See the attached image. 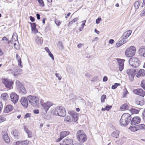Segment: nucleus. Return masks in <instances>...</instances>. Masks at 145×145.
Masks as SVG:
<instances>
[{"label":"nucleus","instance_id":"1","mask_svg":"<svg viewBox=\"0 0 145 145\" xmlns=\"http://www.w3.org/2000/svg\"><path fill=\"white\" fill-rule=\"evenodd\" d=\"M69 115L65 117L64 121L69 123L72 121L76 122L78 120V114L73 111H69L68 112Z\"/></svg>","mask_w":145,"mask_h":145},{"label":"nucleus","instance_id":"2","mask_svg":"<svg viewBox=\"0 0 145 145\" xmlns=\"http://www.w3.org/2000/svg\"><path fill=\"white\" fill-rule=\"evenodd\" d=\"M52 114L55 115L64 117L66 114L65 109L62 106H59L56 107L51 111Z\"/></svg>","mask_w":145,"mask_h":145},{"label":"nucleus","instance_id":"3","mask_svg":"<svg viewBox=\"0 0 145 145\" xmlns=\"http://www.w3.org/2000/svg\"><path fill=\"white\" fill-rule=\"evenodd\" d=\"M29 103L35 108H38L39 106V99L38 97L35 96L29 95L27 97Z\"/></svg>","mask_w":145,"mask_h":145},{"label":"nucleus","instance_id":"4","mask_svg":"<svg viewBox=\"0 0 145 145\" xmlns=\"http://www.w3.org/2000/svg\"><path fill=\"white\" fill-rule=\"evenodd\" d=\"M131 118L129 114L127 113L123 114L120 120V124L122 125H127L130 122Z\"/></svg>","mask_w":145,"mask_h":145},{"label":"nucleus","instance_id":"5","mask_svg":"<svg viewBox=\"0 0 145 145\" xmlns=\"http://www.w3.org/2000/svg\"><path fill=\"white\" fill-rule=\"evenodd\" d=\"M76 135L77 140L80 142L84 143L87 140V137L83 130L78 131Z\"/></svg>","mask_w":145,"mask_h":145},{"label":"nucleus","instance_id":"6","mask_svg":"<svg viewBox=\"0 0 145 145\" xmlns=\"http://www.w3.org/2000/svg\"><path fill=\"white\" fill-rule=\"evenodd\" d=\"M40 102L42 106L41 108L43 111H45L46 114H47L48 110L53 105V103L48 101L46 102L42 103L41 99L40 100Z\"/></svg>","mask_w":145,"mask_h":145},{"label":"nucleus","instance_id":"7","mask_svg":"<svg viewBox=\"0 0 145 145\" xmlns=\"http://www.w3.org/2000/svg\"><path fill=\"white\" fill-rule=\"evenodd\" d=\"M136 48L133 46H131L129 48H127L125 52V54L127 57H130L134 56L135 54Z\"/></svg>","mask_w":145,"mask_h":145},{"label":"nucleus","instance_id":"8","mask_svg":"<svg viewBox=\"0 0 145 145\" xmlns=\"http://www.w3.org/2000/svg\"><path fill=\"white\" fill-rule=\"evenodd\" d=\"M129 63L133 67H137L140 65V61L137 58L133 57L130 59Z\"/></svg>","mask_w":145,"mask_h":145},{"label":"nucleus","instance_id":"9","mask_svg":"<svg viewBox=\"0 0 145 145\" xmlns=\"http://www.w3.org/2000/svg\"><path fill=\"white\" fill-rule=\"evenodd\" d=\"M8 73L13 75L15 76H17L18 75L21 74L22 73V69L16 67L13 70L10 69L8 71Z\"/></svg>","mask_w":145,"mask_h":145},{"label":"nucleus","instance_id":"10","mask_svg":"<svg viewBox=\"0 0 145 145\" xmlns=\"http://www.w3.org/2000/svg\"><path fill=\"white\" fill-rule=\"evenodd\" d=\"M126 72L129 76V80L131 82L134 80V77L136 74V71L134 69H129L127 70Z\"/></svg>","mask_w":145,"mask_h":145},{"label":"nucleus","instance_id":"11","mask_svg":"<svg viewBox=\"0 0 145 145\" xmlns=\"http://www.w3.org/2000/svg\"><path fill=\"white\" fill-rule=\"evenodd\" d=\"M3 83L6 88L9 89L12 88L13 84V82L11 80L6 79L3 80Z\"/></svg>","mask_w":145,"mask_h":145},{"label":"nucleus","instance_id":"12","mask_svg":"<svg viewBox=\"0 0 145 145\" xmlns=\"http://www.w3.org/2000/svg\"><path fill=\"white\" fill-rule=\"evenodd\" d=\"M11 101L14 104L17 103L19 99V96L14 92H12L10 95Z\"/></svg>","mask_w":145,"mask_h":145},{"label":"nucleus","instance_id":"13","mask_svg":"<svg viewBox=\"0 0 145 145\" xmlns=\"http://www.w3.org/2000/svg\"><path fill=\"white\" fill-rule=\"evenodd\" d=\"M133 93L137 95H140L144 97L145 95V92L143 91L142 89H137L133 90Z\"/></svg>","mask_w":145,"mask_h":145},{"label":"nucleus","instance_id":"14","mask_svg":"<svg viewBox=\"0 0 145 145\" xmlns=\"http://www.w3.org/2000/svg\"><path fill=\"white\" fill-rule=\"evenodd\" d=\"M140 118L139 116L134 117L131 120V123L132 125H135L139 124L140 121Z\"/></svg>","mask_w":145,"mask_h":145},{"label":"nucleus","instance_id":"15","mask_svg":"<svg viewBox=\"0 0 145 145\" xmlns=\"http://www.w3.org/2000/svg\"><path fill=\"white\" fill-rule=\"evenodd\" d=\"M29 141L28 140L17 141L14 142V145H28Z\"/></svg>","mask_w":145,"mask_h":145},{"label":"nucleus","instance_id":"16","mask_svg":"<svg viewBox=\"0 0 145 145\" xmlns=\"http://www.w3.org/2000/svg\"><path fill=\"white\" fill-rule=\"evenodd\" d=\"M20 102L22 105L25 108L28 106V101L26 97H22L20 100Z\"/></svg>","mask_w":145,"mask_h":145},{"label":"nucleus","instance_id":"17","mask_svg":"<svg viewBox=\"0 0 145 145\" xmlns=\"http://www.w3.org/2000/svg\"><path fill=\"white\" fill-rule=\"evenodd\" d=\"M41 34L39 33L38 35H36L35 38V40L36 42L39 44H41L43 42L42 38V37H40L39 35H41Z\"/></svg>","mask_w":145,"mask_h":145},{"label":"nucleus","instance_id":"18","mask_svg":"<svg viewBox=\"0 0 145 145\" xmlns=\"http://www.w3.org/2000/svg\"><path fill=\"white\" fill-rule=\"evenodd\" d=\"M132 33L131 30H128L125 32L123 35L121 37V39H125L129 37Z\"/></svg>","mask_w":145,"mask_h":145},{"label":"nucleus","instance_id":"19","mask_svg":"<svg viewBox=\"0 0 145 145\" xmlns=\"http://www.w3.org/2000/svg\"><path fill=\"white\" fill-rule=\"evenodd\" d=\"M73 141L71 139H65L62 144V145H71Z\"/></svg>","mask_w":145,"mask_h":145},{"label":"nucleus","instance_id":"20","mask_svg":"<svg viewBox=\"0 0 145 145\" xmlns=\"http://www.w3.org/2000/svg\"><path fill=\"white\" fill-rule=\"evenodd\" d=\"M13 109V107L11 105H8L4 109L5 112L8 113L12 111Z\"/></svg>","mask_w":145,"mask_h":145},{"label":"nucleus","instance_id":"21","mask_svg":"<svg viewBox=\"0 0 145 145\" xmlns=\"http://www.w3.org/2000/svg\"><path fill=\"white\" fill-rule=\"evenodd\" d=\"M145 76V71L143 69L140 70L138 72L137 77L139 78L140 76Z\"/></svg>","mask_w":145,"mask_h":145},{"label":"nucleus","instance_id":"22","mask_svg":"<svg viewBox=\"0 0 145 145\" xmlns=\"http://www.w3.org/2000/svg\"><path fill=\"white\" fill-rule=\"evenodd\" d=\"M3 138L4 140L6 143H8L10 142V138L7 133H5L3 135Z\"/></svg>","mask_w":145,"mask_h":145},{"label":"nucleus","instance_id":"23","mask_svg":"<svg viewBox=\"0 0 145 145\" xmlns=\"http://www.w3.org/2000/svg\"><path fill=\"white\" fill-rule=\"evenodd\" d=\"M1 98L5 101L8 100L9 99V96L7 93H3L1 95Z\"/></svg>","mask_w":145,"mask_h":145},{"label":"nucleus","instance_id":"24","mask_svg":"<svg viewBox=\"0 0 145 145\" xmlns=\"http://www.w3.org/2000/svg\"><path fill=\"white\" fill-rule=\"evenodd\" d=\"M16 59L18 61V66L22 68V65H21L22 63L21 58L19 56L18 54H16Z\"/></svg>","mask_w":145,"mask_h":145},{"label":"nucleus","instance_id":"25","mask_svg":"<svg viewBox=\"0 0 145 145\" xmlns=\"http://www.w3.org/2000/svg\"><path fill=\"white\" fill-rule=\"evenodd\" d=\"M18 89L19 92L22 94L25 95L26 93V90L23 86Z\"/></svg>","mask_w":145,"mask_h":145},{"label":"nucleus","instance_id":"26","mask_svg":"<svg viewBox=\"0 0 145 145\" xmlns=\"http://www.w3.org/2000/svg\"><path fill=\"white\" fill-rule=\"evenodd\" d=\"M24 129L25 132L27 134L28 137L29 138H31L32 137V132L31 131L28 130V129L25 127H24Z\"/></svg>","mask_w":145,"mask_h":145},{"label":"nucleus","instance_id":"27","mask_svg":"<svg viewBox=\"0 0 145 145\" xmlns=\"http://www.w3.org/2000/svg\"><path fill=\"white\" fill-rule=\"evenodd\" d=\"M119 134V131H116L113 132L111 134L112 136L115 138H117Z\"/></svg>","mask_w":145,"mask_h":145},{"label":"nucleus","instance_id":"28","mask_svg":"<svg viewBox=\"0 0 145 145\" xmlns=\"http://www.w3.org/2000/svg\"><path fill=\"white\" fill-rule=\"evenodd\" d=\"M140 54L141 56L145 57V48H142L139 50Z\"/></svg>","mask_w":145,"mask_h":145},{"label":"nucleus","instance_id":"29","mask_svg":"<svg viewBox=\"0 0 145 145\" xmlns=\"http://www.w3.org/2000/svg\"><path fill=\"white\" fill-rule=\"evenodd\" d=\"M137 128L138 130H145V125L144 124H142L137 125Z\"/></svg>","mask_w":145,"mask_h":145},{"label":"nucleus","instance_id":"30","mask_svg":"<svg viewBox=\"0 0 145 145\" xmlns=\"http://www.w3.org/2000/svg\"><path fill=\"white\" fill-rule=\"evenodd\" d=\"M12 133L15 138H17L19 135V133L16 130H14L12 131Z\"/></svg>","mask_w":145,"mask_h":145},{"label":"nucleus","instance_id":"31","mask_svg":"<svg viewBox=\"0 0 145 145\" xmlns=\"http://www.w3.org/2000/svg\"><path fill=\"white\" fill-rule=\"evenodd\" d=\"M69 133V132L68 131H63L61 133L60 136L63 138L68 135Z\"/></svg>","mask_w":145,"mask_h":145},{"label":"nucleus","instance_id":"32","mask_svg":"<svg viewBox=\"0 0 145 145\" xmlns=\"http://www.w3.org/2000/svg\"><path fill=\"white\" fill-rule=\"evenodd\" d=\"M117 61L118 64V65H124V62L125 60L120 59H117Z\"/></svg>","mask_w":145,"mask_h":145},{"label":"nucleus","instance_id":"33","mask_svg":"<svg viewBox=\"0 0 145 145\" xmlns=\"http://www.w3.org/2000/svg\"><path fill=\"white\" fill-rule=\"evenodd\" d=\"M17 41H18L17 35L16 34H14L12 37V42Z\"/></svg>","mask_w":145,"mask_h":145},{"label":"nucleus","instance_id":"34","mask_svg":"<svg viewBox=\"0 0 145 145\" xmlns=\"http://www.w3.org/2000/svg\"><path fill=\"white\" fill-rule=\"evenodd\" d=\"M129 129H130L131 131L133 132L138 130L137 125L136 126H131L129 128Z\"/></svg>","mask_w":145,"mask_h":145},{"label":"nucleus","instance_id":"35","mask_svg":"<svg viewBox=\"0 0 145 145\" xmlns=\"http://www.w3.org/2000/svg\"><path fill=\"white\" fill-rule=\"evenodd\" d=\"M134 6L136 10H137L138 9L140 5V1H136L134 3Z\"/></svg>","mask_w":145,"mask_h":145},{"label":"nucleus","instance_id":"36","mask_svg":"<svg viewBox=\"0 0 145 145\" xmlns=\"http://www.w3.org/2000/svg\"><path fill=\"white\" fill-rule=\"evenodd\" d=\"M78 20V17H76L74 18L72 20L69 22L68 26H71L74 23L76 22Z\"/></svg>","mask_w":145,"mask_h":145},{"label":"nucleus","instance_id":"37","mask_svg":"<svg viewBox=\"0 0 145 145\" xmlns=\"http://www.w3.org/2000/svg\"><path fill=\"white\" fill-rule=\"evenodd\" d=\"M120 109L122 110H127L128 109L127 105L126 104H123L121 106Z\"/></svg>","mask_w":145,"mask_h":145},{"label":"nucleus","instance_id":"38","mask_svg":"<svg viewBox=\"0 0 145 145\" xmlns=\"http://www.w3.org/2000/svg\"><path fill=\"white\" fill-rule=\"evenodd\" d=\"M132 114H136L138 113L139 110L134 108H132L130 110Z\"/></svg>","mask_w":145,"mask_h":145},{"label":"nucleus","instance_id":"39","mask_svg":"<svg viewBox=\"0 0 145 145\" xmlns=\"http://www.w3.org/2000/svg\"><path fill=\"white\" fill-rule=\"evenodd\" d=\"M16 83L18 89L23 86L19 80H16Z\"/></svg>","mask_w":145,"mask_h":145},{"label":"nucleus","instance_id":"40","mask_svg":"<svg viewBox=\"0 0 145 145\" xmlns=\"http://www.w3.org/2000/svg\"><path fill=\"white\" fill-rule=\"evenodd\" d=\"M135 103L137 105H141L140 104V98L139 97H137L135 99Z\"/></svg>","mask_w":145,"mask_h":145},{"label":"nucleus","instance_id":"41","mask_svg":"<svg viewBox=\"0 0 145 145\" xmlns=\"http://www.w3.org/2000/svg\"><path fill=\"white\" fill-rule=\"evenodd\" d=\"M128 93V91H127V89L126 88L125 89L123 90V97H126V96L127 95Z\"/></svg>","mask_w":145,"mask_h":145},{"label":"nucleus","instance_id":"42","mask_svg":"<svg viewBox=\"0 0 145 145\" xmlns=\"http://www.w3.org/2000/svg\"><path fill=\"white\" fill-rule=\"evenodd\" d=\"M39 4V6L41 7H44L45 6L44 2L43 0H40L38 1Z\"/></svg>","mask_w":145,"mask_h":145},{"label":"nucleus","instance_id":"43","mask_svg":"<svg viewBox=\"0 0 145 145\" xmlns=\"http://www.w3.org/2000/svg\"><path fill=\"white\" fill-rule=\"evenodd\" d=\"M6 120V119L4 116H0V123L5 121Z\"/></svg>","mask_w":145,"mask_h":145},{"label":"nucleus","instance_id":"44","mask_svg":"<svg viewBox=\"0 0 145 145\" xmlns=\"http://www.w3.org/2000/svg\"><path fill=\"white\" fill-rule=\"evenodd\" d=\"M46 114V113L45 114H44H44H42V116L44 118L47 120H48L49 119V117Z\"/></svg>","mask_w":145,"mask_h":145},{"label":"nucleus","instance_id":"45","mask_svg":"<svg viewBox=\"0 0 145 145\" xmlns=\"http://www.w3.org/2000/svg\"><path fill=\"white\" fill-rule=\"evenodd\" d=\"M106 97V95H103L101 97V102L104 103L105 102V99Z\"/></svg>","mask_w":145,"mask_h":145},{"label":"nucleus","instance_id":"46","mask_svg":"<svg viewBox=\"0 0 145 145\" xmlns=\"http://www.w3.org/2000/svg\"><path fill=\"white\" fill-rule=\"evenodd\" d=\"M120 84L115 83L114 85L112 86V89H115Z\"/></svg>","mask_w":145,"mask_h":145},{"label":"nucleus","instance_id":"47","mask_svg":"<svg viewBox=\"0 0 145 145\" xmlns=\"http://www.w3.org/2000/svg\"><path fill=\"white\" fill-rule=\"evenodd\" d=\"M140 86L142 88L145 87V80H143L142 81Z\"/></svg>","mask_w":145,"mask_h":145},{"label":"nucleus","instance_id":"48","mask_svg":"<svg viewBox=\"0 0 145 145\" xmlns=\"http://www.w3.org/2000/svg\"><path fill=\"white\" fill-rule=\"evenodd\" d=\"M30 24L31 25V29L36 28V25L35 23H30Z\"/></svg>","mask_w":145,"mask_h":145},{"label":"nucleus","instance_id":"49","mask_svg":"<svg viewBox=\"0 0 145 145\" xmlns=\"http://www.w3.org/2000/svg\"><path fill=\"white\" fill-rule=\"evenodd\" d=\"M122 45V43H121V42L120 41H119L118 42L116 43V47L117 48H118Z\"/></svg>","mask_w":145,"mask_h":145},{"label":"nucleus","instance_id":"50","mask_svg":"<svg viewBox=\"0 0 145 145\" xmlns=\"http://www.w3.org/2000/svg\"><path fill=\"white\" fill-rule=\"evenodd\" d=\"M31 31L32 33H33L34 34H36V33H37L38 32V30L36 29V28L32 29Z\"/></svg>","mask_w":145,"mask_h":145},{"label":"nucleus","instance_id":"51","mask_svg":"<svg viewBox=\"0 0 145 145\" xmlns=\"http://www.w3.org/2000/svg\"><path fill=\"white\" fill-rule=\"evenodd\" d=\"M58 44L60 45V49L61 50L63 49L64 48V46L62 43L60 41L58 42Z\"/></svg>","mask_w":145,"mask_h":145},{"label":"nucleus","instance_id":"52","mask_svg":"<svg viewBox=\"0 0 145 145\" xmlns=\"http://www.w3.org/2000/svg\"><path fill=\"white\" fill-rule=\"evenodd\" d=\"M98 80V77L97 76H95L93 78V79L91 80V81L92 82H94L95 81H97Z\"/></svg>","mask_w":145,"mask_h":145},{"label":"nucleus","instance_id":"53","mask_svg":"<svg viewBox=\"0 0 145 145\" xmlns=\"http://www.w3.org/2000/svg\"><path fill=\"white\" fill-rule=\"evenodd\" d=\"M86 22V20H83L82 22V24L81 25L82 29H83L84 28V26L85 25V24Z\"/></svg>","mask_w":145,"mask_h":145},{"label":"nucleus","instance_id":"54","mask_svg":"<svg viewBox=\"0 0 145 145\" xmlns=\"http://www.w3.org/2000/svg\"><path fill=\"white\" fill-rule=\"evenodd\" d=\"M124 68V65H119V68L120 71H121Z\"/></svg>","mask_w":145,"mask_h":145},{"label":"nucleus","instance_id":"55","mask_svg":"<svg viewBox=\"0 0 145 145\" xmlns=\"http://www.w3.org/2000/svg\"><path fill=\"white\" fill-rule=\"evenodd\" d=\"M48 54L49 56H50V57L52 58V59L53 60H54V57L53 56V55L51 53V52H49V53Z\"/></svg>","mask_w":145,"mask_h":145},{"label":"nucleus","instance_id":"56","mask_svg":"<svg viewBox=\"0 0 145 145\" xmlns=\"http://www.w3.org/2000/svg\"><path fill=\"white\" fill-rule=\"evenodd\" d=\"M55 75L58 78V80H60L61 79V76H59V73H56Z\"/></svg>","mask_w":145,"mask_h":145},{"label":"nucleus","instance_id":"57","mask_svg":"<svg viewBox=\"0 0 145 145\" xmlns=\"http://www.w3.org/2000/svg\"><path fill=\"white\" fill-rule=\"evenodd\" d=\"M125 39H121L120 41L121 42V43H122V45L127 42L126 40Z\"/></svg>","mask_w":145,"mask_h":145},{"label":"nucleus","instance_id":"58","mask_svg":"<svg viewBox=\"0 0 145 145\" xmlns=\"http://www.w3.org/2000/svg\"><path fill=\"white\" fill-rule=\"evenodd\" d=\"M101 18H98L96 20V23L97 24H99V23L100 21H101Z\"/></svg>","mask_w":145,"mask_h":145},{"label":"nucleus","instance_id":"59","mask_svg":"<svg viewBox=\"0 0 145 145\" xmlns=\"http://www.w3.org/2000/svg\"><path fill=\"white\" fill-rule=\"evenodd\" d=\"M31 114L29 113H27L24 116V118H27L31 116Z\"/></svg>","mask_w":145,"mask_h":145},{"label":"nucleus","instance_id":"60","mask_svg":"<svg viewBox=\"0 0 145 145\" xmlns=\"http://www.w3.org/2000/svg\"><path fill=\"white\" fill-rule=\"evenodd\" d=\"M145 15V9L141 12L140 13L141 16H143Z\"/></svg>","mask_w":145,"mask_h":145},{"label":"nucleus","instance_id":"61","mask_svg":"<svg viewBox=\"0 0 145 145\" xmlns=\"http://www.w3.org/2000/svg\"><path fill=\"white\" fill-rule=\"evenodd\" d=\"M33 112L36 114H38L39 113V111L38 109H35L33 110Z\"/></svg>","mask_w":145,"mask_h":145},{"label":"nucleus","instance_id":"62","mask_svg":"<svg viewBox=\"0 0 145 145\" xmlns=\"http://www.w3.org/2000/svg\"><path fill=\"white\" fill-rule=\"evenodd\" d=\"M13 43L14 44V46L15 48L17 50L19 49V46H16V43Z\"/></svg>","mask_w":145,"mask_h":145},{"label":"nucleus","instance_id":"63","mask_svg":"<svg viewBox=\"0 0 145 145\" xmlns=\"http://www.w3.org/2000/svg\"><path fill=\"white\" fill-rule=\"evenodd\" d=\"M55 22L56 24L58 26H59L61 24L60 22L58 20H56Z\"/></svg>","mask_w":145,"mask_h":145},{"label":"nucleus","instance_id":"64","mask_svg":"<svg viewBox=\"0 0 145 145\" xmlns=\"http://www.w3.org/2000/svg\"><path fill=\"white\" fill-rule=\"evenodd\" d=\"M31 21L32 22H33L35 21V18L31 16L29 17Z\"/></svg>","mask_w":145,"mask_h":145}]
</instances>
